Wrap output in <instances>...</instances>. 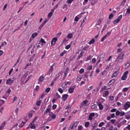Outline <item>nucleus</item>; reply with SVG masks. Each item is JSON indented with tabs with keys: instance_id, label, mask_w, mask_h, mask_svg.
Listing matches in <instances>:
<instances>
[{
	"instance_id": "10",
	"label": "nucleus",
	"mask_w": 130,
	"mask_h": 130,
	"mask_svg": "<svg viewBox=\"0 0 130 130\" xmlns=\"http://www.w3.org/2000/svg\"><path fill=\"white\" fill-rule=\"evenodd\" d=\"M56 41H57V38H53L51 41V45H54V44H55V43H56Z\"/></svg>"
},
{
	"instance_id": "56",
	"label": "nucleus",
	"mask_w": 130,
	"mask_h": 130,
	"mask_svg": "<svg viewBox=\"0 0 130 130\" xmlns=\"http://www.w3.org/2000/svg\"><path fill=\"white\" fill-rule=\"evenodd\" d=\"M92 69H93V67H92V66H88L87 68V70L88 71H91V70H92Z\"/></svg>"
},
{
	"instance_id": "36",
	"label": "nucleus",
	"mask_w": 130,
	"mask_h": 130,
	"mask_svg": "<svg viewBox=\"0 0 130 130\" xmlns=\"http://www.w3.org/2000/svg\"><path fill=\"white\" fill-rule=\"evenodd\" d=\"M89 125H90V122H86L85 123V127H89Z\"/></svg>"
},
{
	"instance_id": "17",
	"label": "nucleus",
	"mask_w": 130,
	"mask_h": 130,
	"mask_svg": "<svg viewBox=\"0 0 130 130\" xmlns=\"http://www.w3.org/2000/svg\"><path fill=\"white\" fill-rule=\"evenodd\" d=\"M90 73H91L90 71L85 72L84 75L85 78H88V77H89V75H90Z\"/></svg>"
},
{
	"instance_id": "27",
	"label": "nucleus",
	"mask_w": 130,
	"mask_h": 130,
	"mask_svg": "<svg viewBox=\"0 0 130 130\" xmlns=\"http://www.w3.org/2000/svg\"><path fill=\"white\" fill-rule=\"evenodd\" d=\"M73 36H74L73 34L72 33H70V34H68V38H69V39H72V38H73Z\"/></svg>"
},
{
	"instance_id": "9",
	"label": "nucleus",
	"mask_w": 130,
	"mask_h": 130,
	"mask_svg": "<svg viewBox=\"0 0 130 130\" xmlns=\"http://www.w3.org/2000/svg\"><path fill=\"white\" fill-rule=\"evenodd\" d=\"M93 116H95V113H91L89 115V120H92L93 119Z\"/></svg>"
},
{
	"instance_id": "63",
	"label": "nucleus",
	"mask_w": 130,
	"mask_h": 130,
	"mask_svg": "<svg viewBox=\"0 0 130 130\" xmlns=\"http://www.w3.org/2000/svg\"><path fill=\"white\" fill-rule=\"evenodd\" d=\"M7 45V42H3L2 44H1V47L2 46H4V45Z\"/></svg>"
},
{
	"instance_id": "8",
	"label": "nucleus",
	"mask_w": 130,
	"mask_h": 130,
	"mask_svg": "<svg viewBox=\"0 0 130 130\" xmlns=\"http://www.w3.org/2000/svg\"><path fill=\"white\" fill-rule=\"evenodd\" d=\"M109 95V91L108 90H105L104 93H103V97H107Z\"/></svg>"
},
{
	"instance_id": "59",
	"label": "nucleus",
	"mask_w": 130,
	"mask_h": 130,
	"mask_svg": "<svg viewBox=\"0 0 130 130\" xmlns=\"http://www.w3.org/2000/svg\"><path fill=\"white\" fill-rule=\"evenodd\" d=\"M116 115L117 116L120 115V112H119V111H116Z\"/></svg>"
},
{
	"instance_id": "42",
	"label": "nucleus",
	"mask_w": 130,
	"mask_h": 130,
	"mask_svg": "<svg viewBox=\"0 0 130 130\" xmlns=\"http://www.w3.org/2000/svg\"><path fill=\"white\" fill-rule=\"evenodd\" d=\"M97 60H96V58H93L91 60V63H95L96 62Z\"/></svg>"
},
{
	"instance_id": "2",
	"label": "nucleus",
	"mask_w": 130,
	"mask_h": 130,
	"mask_svg": "<svg viewBox=\"0 0 130 130\" xmlns=\"http://www.w3.org/2000/svg\"><path fill=\"white\" fill-rule=\"evenodd\" d=\"M97 125H98L97 121L96 120L93 121V122H92L91 124V127H92L91 128V130H95V128H96V126H97Z\"/></svg>"
},
{
	"instance_id": "62",
	"label": "nucleus",
	"mask_w": 130,
	"mask_h": 130,
	"mask_svg": "<svg viewBox=\"0 0 130 130\" xmlns=\"http://www.w3.org/2000/svg\"><path fill=\"white\" fill-rule=\"evenodd\" d=\"M83 129V126L82 125H79L78 126V130H82Z\"/></svg>"
},
{
	"instance_id": "32",
	"label": "nucleus",
	"mask_w": 130,
	"mask_h": 130,
	"mask_svg": "<svg viewBox=\"0 0 130 130\" xmlns=\"http://www.w3.org/2000/svg\"><path fill=\"white\" fill-rule=\"evenodd\" d=\"M38 35V34H37V32H35L32 34L31 37H32V38H35V37H36Z\"/></svg>"
},
{
	"instance_id": "12",
	"label": "nucleus",
	"mask_w": 130,
	"mask_h": 130,
	"mask_svg": "<svg viewBox=\"0 0 130 130\" xmlns=\"http://www.w3.org/2000/svg\"><path fill=\"white\" fill-rule=\"evenodd\" d=\"M68 97H69V95L68 94H63L62 96L63 101H66V100L68 99Z\"/></svg>"
},
{
	"instance_id": "14",
	"label": "nucleus",
	"mask_w": 130,
	"mask_h": 130,
	"mask_svg": "<svg viewBox=\"0 0 130 130\" xmlns=\"http://www.w3.org/2000/svg\"><path fill=\"white\" fill-rule=\"evenodd\" d=\"M98 105L99 107V109L100 110H102L103 109V105H102V104L100 102L98 104Z\"/></svg>"
},
{
	"instance_id": "6",
	"label": "nucleus",
	"mask_w": 130,
	"mask_h": 130,
	"mask_svg": "<svg viewBox=\"0 0 130 130\" xmlns=\"http://www.w3.org/2000/svg\"><path fill=\"white\" fill-rule=\"evenodd\" d=\"M88 103V101L87 100H85L82 102L79 106L80 108H83V106L86 105Z\"/></svg>"
},
{
	"instance_id": "51",
	"label": "nucleus",
	"mask_w": 130,
	"mask_h": 130,
	"mask_svg": "<svg viewBox=\"0 0 130 130\" xmlns=\"http://www.w3.org/2000/svg\"><path fill=\"white\" fill-rule=\"evenodd\" d=\"M34 123H35V120H33L29 124V126H31V125H34Z\"/></svg>"
},
{
	"instance_id": "52",
	"label": "nucleus",
	"mask_w": 130,
	"mask_h": 130,
	"mask_svg": "<svg viewBox=\"0 0 130 130\" xmlns=\"http://www.w3.org/2000/svg\"><path fill=\"white\" fill-rule=\"evenodd\" d=\"M67 52V51L66 50H64L63 52H62L61 54H60V56H63V55H64V54H66V53Z\"/></svg>"
},
{
	"instance_id": "45",
	"label": "nucleus",
	"mask_w": 130,
	"mask_h": 130,
	"mask_svg": "<svg viewBox=\"0 0 130 130\" xmlns=\"http://www.w3.org/2000/svg\"><path fill=\"white\" fill-rule=\"evenodd\" d=\"M3 104H5V101L4 100H1L0 105H3Z\"/></svg>"
},
{
	"instance_id": "24",
	"label": "nucleus",
	"mask_w": 130,
	"mask_h": 130,
	"mask_svg": "<svg viewBox=\"0 0 130 130\" xmlns=\"http://www.w3.org/2000/svg\"><path fill=\"white\" fill-rule=\"evenodd\" d=\"M44 79V76L43 75H41L39 78V82H43V79Z\"/></svg>"
},
{
	"instance_id": "57",
	"label": "nucleus",
	"mask_w": 130,
	"mask_h": 130,
	"mask_svg": "<svg viewBox=\"0 0 130 130\" xmlns=\"http://www.w3.org/2000/svg\"><path fill=\"white\" fill-rule=\"evenodd\" d=\"M79 18L78 17V16H76V17L75 18L74 21H75V22H78V21H79Z\"/></svg>"
},
{
	"instance_id": "64",
	"label": "nucleus",
	"mask_w": 130,
	"mask_h": 130,
	"mask_svg": "<svg viewBox=\"0 0 130 130\" xmlns=\"http://www.w3.org/2000/svg\"><path fill=\"white\" fill-rule=\"evenodd\" d=\"M111 112H116V109H113L111 110Z\"/></svg>"
},
{
	"instance_id": "23",
	"label": "nucleus",
	"mask_w": 130,
	"mask_h": 130,
	"mask_svg": "<svg viewBox=\"0 0 130 130\" xmlns=\"http://www.w3.org/2000/svg\"><path fill=\"white\" fill-rule=\"evenodd\" d=\"M78 124H79V121H76L73 122V124H72V125L73 126V127L74 126L75 127H76L77 126H78Z\"/></svg>"
},
{
	"instance_id": "31",
	"label": "nucleus",
	"mask_w": 130,
	"mask_h": 130,
	"mask_svg": "<svg viewBox=\"0 0 130 130\" xmlns=\"http://www.w3.org/2000/svg\"><path fill=\"white\" fill-rule=\"evenodd\" d=\"M9 96H10V94H7L6 93L5 95H4V96H3V99H6V100H7V99H8V97H9Z\"/></svg>"
},
{
	"instance_id": "3",
	"label": "nucleus",
	"mask_w": 130,
	"mask_h": 130,
	"mask_svg": "<svg viewBox=\"0 0 130 130\" xmlns=\"http://www.w3.org/2000/svg\"><path fill=\"white\" fill-rule=\"evenodd\" d=\"M130 107V102H127L124 105L123 109H125V110H126L127 109H128Z\"/></svg>"
},
{
	"instance_id": "28",
	"label": "nucleus",
	"mask_w": 130,
	"mask_h": 130,
	"mask_svg": "<svg viewBox=\"0 0 130 130\" xmlns=\"http://www.w3.org/2000/svg\"><path fill=\"white\" fill-rule=\"evenodd\" d=\"M92 55H89L86 58V61H88V60H91V59H92Z\"/></svg>"
},
{
	"instance_id": "61",
	"label": "nucleus",
	"mask_w": 130,
	"mask_h": 130,
	"mask_svg": "<svg viewBox=\"0 0 130 130\" xmlns=\"http://www.w3.org/2000/svg\"><path fill=\"white\" fill-rule=\"evenodd\" d=\"M106 28H107V24H104L103 29V30H106Z\"/></svg>"
},
{
	"instance_id": "30",
	"label": "nucleus",
	"mask_w": 130,
	"mask_h": 130,
	"mask_svg": "<svg viewBox=\"0 0 130 130\" xmlns=\"http://www.w3.org/2000/svg\"><path fill=\"white\" fill-rule=\"evenodd\" d=\"M113 17H114V14L113 13H111L109 16V19L111 20Z\"/></svg>"
},
{
	"instance_id": "4",
	"label": "nucleus",
	"mask_w": 130,
	"mask_h": 130,
	"mask_svg": "<svg viewBox=\"0 0 130 130\" xmlns=\"http://www.w3.org/2000/svg\"><path fill=\"white\" fill-rule=\"evenodd\" d=\"M14 83V80L11 79V78H9L6 81V85H9V86L12 85Z\"/></svg>"
},
{
	"instance_id": "22",
	"label": "nucleus",
	"mask_w": 130,
	"mask_h": 130,
	"mask_svg": "<svg viewBox=\"0 0 130 130\" xmlns=\"http://www.w3.org/2000/svg\"><path fill=\"white\" fill-rule=\"evenodd\" d=\"M121 96H122V92L119 93L117 96V98L116 99V101H117V99H120Z\"/></svg>"
},
{
	"instance_id": "11",
	"label": "nucleus",
	"mask_w": 130,
	"mask_h": 130,
	"mask_svg": "<svg viewBox=\"0 0 130 130\" xmlns=\"http://www.w3.org/2000/svg\"><path fill=\"white\" fill-rule=\"evenodd\" d=\"M115 83V79H111L108 83V86L111 85L112 84H114Z\"/></svg>"
},
{
	"instance_id": "18",
	"label": "nucleus",
	"mask_w": 130,
	"mask_h": 130,
	"mask_svg": "<svg viewBox=\"0 0 130 130\" xmlns=\"http://www.w3.org/2000/svg\"><path fill=\"white\" fill-rule=\"evenodd\" d=\"M118 75V73H117V71H116L113 74L111 78H116Z\"/></svg>"
},
{
	"instance_id": "16",
	"label": "nucleus",
	"mask_w": 130,
	"mask_h": 130,
	"mask_svg": "<svg viewBox=\"0 0 130 130\" xmlns=\"http://www.w3.org/2000/svg\"><path fill=\"white\" fill-rule=\"evenodd\" d=\"M121 59H122L119 56H118L117 58L115 60V62H117V63H118V62H119V61H120V60H121Z\"/></svg>"
},
{
	"instance_id": "40",
	"label": "nucleus",
	"mask_w": 130,
	"mask_h": 130,
	"mask_svg": "<svg viewBox=\"0 0 130 130\" xmlns=\"http://www.w3.org/2000/svg\"><path fill=\"white\" fill-rule=\"evenodd\" d=\"M97 108V105L94 104L91 107V109H95V108Z\"/></svg>"
},
{
	"instance_id": "53",
	"label": "nucleus",
	"mask_w": 130,
	"mask_h": 130,
	"mask_svg": "<svg viewBox=\"0 0 130 130\" xmlns=\"http://www.w3.org/2000/svg\"><path fill=\"white\" fill-rule=\"evenodd\" d=\"M31 64H32V63L31 62L30 63H28L26 66L25 67V69H27V68H28V67L31 66Z\"/></svg>"
},
{
	"instance_id": "7",
	"label": "nucleus",
	"mask_w": 130,
	"mask_h": 130,
	"mask_svg": "<svg viewBox=\"0 0 130 130\" xmlns=\"http://www.w3.org/2000/svg\"><path fill=\"white\" fill-rule=\"evenodd\" d=\"M46 23H47V20L46 19V20H45L43 23L40 26L39 29H40V30H41L43 28V27H44V25H45Z\"/></svg>"
},
{
	"instance_id": "58",
	"label": "nucleus",
	"mask_w": 130,
	"mask_h": 130,
	"mask_svg": "<svg viewBox=\"0 0 130 130\" xmlns=\"http://www.w3.org/2000/svg\"><path fill=\"white\" fill-rule=\"evenodd\" d=\"M115 121H116V120L115 119L111 120V123H112V124H114V123H115Z\"/></svg>"
},
{
	"instance_id": "29",
	"label": "nucleus",
	"mask_w": 130,
	"mask_h": 130,
	"mask_svg": "<svg viewBox=\"0 0 130 130\" xmlns=\"http://www.w3.org/2000/svg\"><path fill=\"white\" fill-rule=\"evenodd\" d=\"M104 88H105V90H109L111 88V86H104Z\"/></svg>"
},
{
	"instance_id": "54",
	"label": "nucleus",
	"mask_w": 130,
	"mask_h": 130,
	"mask_svg": "<svg viewBox=\"0 0 130 130\" xmlns=\"http://www.w3.org/2000/svg\"><path fill=\"white\" fill-rule=\"evenodd\" d=\"M56 107H57V105H53L52 106V109L53 110H54V109H56Z\"/></svg>"
},
{
	"instance_id": "1",
	"label": "nucleus",
	"mask_w": 130,
	"mask_h": 130,
	"mask_svg": "<svg viewBox=\"0 0 130 130\" xmlns=\"http://www.w3.org/2000/svg\"><path fill=\"white\" fill-rule=\"evenodd\" d=\"M128 74H129L128 71H125L123 73V74L121 77L122 81H125V80H126V79H127V75H128Z\"/></svg>"
},
{
	"instance_id": "5",
	"label": "nucleus",
	"mask_w": 130,
	"mask_h": 130,
	"mask_svg": "<svg viewBox=\"0 0 130 130\" xmlns=\"http://www.w3.org/2000/svg\"><path fill=\"white\" fill-rule=\"evenodd\" d=\"M51 109V105H49L47 107L46 110L44 112L45 114H47L49 112H50V109Z\"/></svg>"
},
{
	"instance_id": "44",
	"label": "nucleus",
	"mask_w": 130,
	"mask_h": 130,
	"mask_svg": "<svg viewBox=\"0 0 130 130\" xmlns=\"http://www.w3.org/2000/svg\"><path fill=\"white\" fill-rule=\"evenodd\" d=\"M119 56L122 59H123V57H124V53H121Z\"/></svg>"
},
{
	"instance_id": "47",
	"label": "nucleus",
	"mask_w": 130,
	"mask_h": 130,
	"mask_svg": "<svg viewBox=\"0 0 130 130\" xmlns=\"http://www.w3.org/2000/svg\"><path fill=\"white\" fill-rule=\"evenodd\" d=\"M30 127L33 129H35L36 128V125L34 124V125H31V126H29Z\"/></svg>"
},
{
	"instance_id": "19",
	"label": "nucleus",
	"mask_w": 130,
	"mask_h": 130,
	"mask_svg": "<svg viewBox=\"0 0 130 130\" xmlns=\"http://www.w3.org/2000/svg\"><path fill=\"white\" fill-rule=\"evenodd\" d=\"M83 54H84V51H81V53H80V54L78 55L77 60L80 59V58H81V57H83Z\"/></svg>"
},
{
	"instance_id": "15",
	"label": "nucleus",
	"mask_w": 130,
	"mask_h": 130,
	"mask_svg": "<svg viewBox=\"0 0 130 130\" xmlns=\"http://www.w3.org/2000/svg\"><path fill=\"white\" fill-rule=\"evenodd\" d=\"M102 23V19L100 18L99 20L96 23V26H99Z\"/></svg>"
},
{
	"instance_id": "35",
	"label": "nucleus",
	"mask_w": 130,
	"mask_h": 130,
	"mask_svg": "<svg viewBox=\"0 0 130 130\" xmlns=\"http://www.w3.org/2000/svg\"><path fill=\"white\" fill-rule=\"evenodd\" d=\"M11 92H12V90L11 89V88H9L6 92V94H9L10 95V94H11Z\"/></svg>"
},
{
	"instance_id": "26",
	"label": "nucleus",
	"mask_w": 130,
	"mask_h": 130,
	"mask_svg": "<svg viewBox=\"0 0 130 130\" xmlns=\"http://www.w3.org/2000/svg\"><path fill=\"white\" fill-rule=\"evenodd\" d=\"M42 101V100H39L38 102H37L36 105H37V106H40Z\"/></svg>"
},
{
	"instance_id": "21",
	"label": "nucleus",
	"mask_w": 130,
	"mask_h": 130,
	"mask_svg": "<svg viewBox=\"0 0 130 130\" xmlns=\"http://www.w3.org/2000/svg\"><path fill=\"white\" fill-rule=\"evenodd\" d=\"M129 89V87H125V88H123V89L122 90V92L123 93H124L125 92H127V91H128Z\"/></svg>"
},
{
	"instance_id": "50",
	"label": "nucleus",
	"mask_w": 130,
	"mask_h": 130,
	"mask_svg": "<svg viewBox=\"0 0 130 130\" xmlns=\"http://www.w3.org/2000/svg\"><path fill=\"white\" fill-rule=\"evenodd\" d=\"M120 114V116H123L125 114V113L123 111H121Z\"/></svg>"
},
{
	"instance_id": "34",
	"label": "nucleus",
	"mask_w": 130,
	"mask_h": 130,
	"mask_svg": "<svg viewBox=\"0 0 130 130\" xmlns=\"http://www.w3.org/2000/svg\"><path fill=\"white\" fill-rule=\"evenodd\" d=\"M52 15H53V12H50L48 15V17L51 18V17H52Z\"/></svg>"
},
{
	"instance_id": "43",
	"label": "nucleus",
	"mask_w": 130,
	"mask_h": 130,
	"mask_svg": "<svg viewBox=\"0 0 130 130\" xmlns=\"http://www.w3.org/2000/svg\"><path fill=\"white\" fill-rule=\"evenodd\" d=\"M105 124V123L103 122H101L99 125V127H101V126H103V125H104Z\"/></svg>"
},
{
	"instance_id": "37",
	"label": "nucleus",
	"mask_w": 130,
	"mask_h": 130,
	"mask_svg": "<svg viewBox=\"0 0 130 130\" xmlns=\"http://www.w3.org/2000/svg\"><path fill=\"white\" fill-rule=\"evenodd\" d=\"M107 36L106 35H105V36H104V37L101 40V42H103V41H104V40H106L107 39Z\"/></svg>"
},
{
	"instance_id": "46",
	"label": "nucleus",
	"mask_w": 130,
	"mask_h": 130,
	"mask_svg": "<svg viewBox=\"0 0 130 130\" xmlns=\"http://www.w3.org/2000/svg\"><path fill=\"white\" fill-rule=\"evenodd\" d=\"M40 41H41V43H44V44H45V43H46V42H45L44 39H43V38L41 39Z\"/></svg>"
},
{
	"instance_id": "55",
	"label": "nucleus",
	"mask_w": 130,
	"mask_h": 130,
	"mask_svg": "<svg viewBox=\"0 0 130 130\" xmlns=\"http://www.w3.org/2000/svg\"><path fill=\"white\" fill-rule=\"evenodd\" d=\"M73 1L74 0H68L67 3V4H68V5H70V4H72V3H73Z\"/></svg>"
},
{
	"instance_id": "38",
	"label": "nucleus",
	"mask_w": 130,
	"mask_h": 130,
	"mask_svg": "<svg viewBox=\"0 0 130 130\" xmlns=\"http://www.w3.org/2000/svg\"><path fill=\"white\" fill-rule=\"evenodd\" d=\"M130 64L129 62H127L125 64V69H128V67H129Z\"/></svg>"
},
{
	"instance_id": "20",
	"label": "nucleus",
	"mask_w": 130,
	"mask_h": 130,
	"mask_svg": "<svg viewBox=\"0 0 130 130\" xmlns=\"http://www.w3.org/2000/svg\"><path fill=\"white\" fill-rule=\"evenodd\" d=\"M74 91H75V88H74V87H70L69 89V93H71V94H72V93H73L74 92Z\"/></svg>"
},
{
	"instance_id": "33",
	"label": "nucleus",
	"mask_w": 130,
	"mask_h": 130,
	"mask_svg": "<svg viewBox=\"0 0 130 130\" xmlns=\"http://www.w3.org/2000/svg\"><path fill=\"white\" fill-rule=\"evenodd\" d=\"M95 42V39H92L89 42V44H93Z\"/></svg>"
},
{
	"instance_id": "48",
	"label": "nucleus",
	"mask_w": 130,
	"mask_h": 130,
	"mask_svg": "<svg viewBox=\"0 0 130 130\" xmlns=\"http://www.w3.org/2000/svg\"><path fill=\"white\" fill-rule=\"evenodd\" d=\"M117 19L120 21V20L122 19V15L119 16Z\"/></svg>"
},
{
	"instance_id": "41",
	"label": "nucleus",
	"mask_w": 130,
	"mask_h": 130,
	"mask_svg": "<svg viewBox=\"0 0 130 130\" xmlns=\"http://www.w3.org/2000/svg\"><path fill=\"white\" fill-rule=\"evenodd\" d=\"M85 72V70L84 69H81L79 71V73L80 74H84V72Z\"/></svg>"
},
{
	"instance_id": "13",
	"label": "nucleus",
	"mask_w": 130,
	"mask_h": 130,
	"mask_svg": "<svg viewBox=\"0 0 130 130\" xmlns=\"http://www.w3.org/2000/svg\"><path fill=\"white\" fill-rule=\"evenodd\" d=\"M54 98H55L57 100H58V99H60V95L58 94V92L56 93Z\"/></svg>"
},
{
	"instance_id": "25",
	"label": "nucleus",
	"mask_w": 130,
	"mask_h": 130,
	"mask_svg": "<svg viewBox=\"0 0 130 130\" xmlns=\"http://www.w3.org/2000/svg\"><path fill=\"white\" fill-rule=\"evenodd\" d=\"M119 22L120 21H119L117 18L113 21V23L114 25H116V24H117V23H119Z\"/></svg>"
},
{
	"instance_id": "49",
	"label": "nucleus",
	"mask_w": 130,
	"mask_h": 130,
	"mask_svg": "<svg viewBox=\"0 0 130 130\" xmlns=\"http://www.w3.org/2000/svg\"><path fill=\"white\" fill-rule=\"evenodd\" d=\"M50 91V87H48L46 88L45 90V92H47V93H49Z\"/></svg>"
},
{
	"instance_id": "39",
	"label": "nucleus",
	"mask_w": 130,
	"mask_h": 130,
	"mask_svg": "<svg viewBox=\"0 0 130 130\" xmlns=\"http://www.w3.org/2000/svg\"><path fill=\"white\" fill-rule=\"evenodd\" d=\"M58 92H59L61 94H62V93H63V90H62V88H59L58 89Z\"/></svg>"
},
{
	"instance_id": "60",
	"label": "nucleus",
	"mask_w": 130,
	"mask_h": 130,
	"mask_svg": "<svg viewBox=\"0 0 130 130\" xmlns=\"http://www.w3.org/2000/svg\"><path fill=\"white\" fill-rule=\"evenodd\" d=\"M71 48V45H68L66 46V49H70Z\"/></svg>"
}]
</instances>
